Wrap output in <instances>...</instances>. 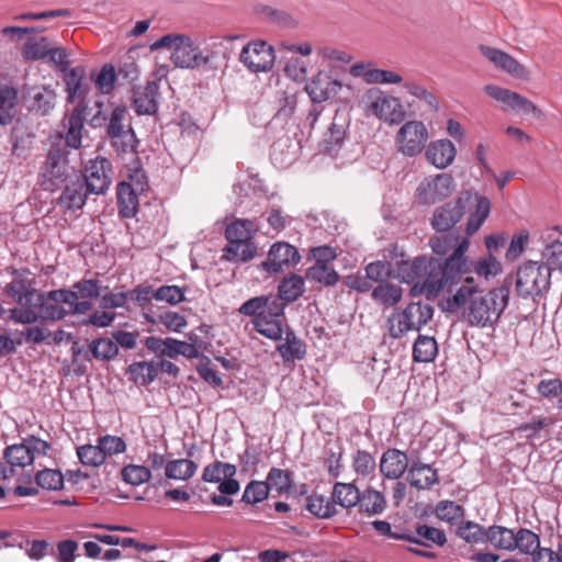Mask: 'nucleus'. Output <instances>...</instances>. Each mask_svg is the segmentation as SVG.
<instances>
[{"label":"nucleus","instance_id":"obj_1","mask_svg":"<svg viewBox=\"0 0 562 562\" xmlns=\"http://www.w3.org/2000/svg\"><path fill=\"white\" fill-rule=\"evenodd\" d=\"M469 246V239L462 238L448 258L418 256L402 260L397 262L395 277L412 284L413 296L424 294L427 300H435L441 292H452L462 281V285H476L473 273L485 280L501 273L502 266L491 254L477 260L470 259L465 255Z\"/></svg>","mask_w":562,"mask_h":562},{"label":"nucleus","instance_id":"obj_2","mask_svg":"<svg viewBox=\"0 0 562 562\" xmlns=\"http://www.w3.org/2000/svg\"><path fill=\"white\" fill-rule=\"evenodd\" d=\"M509 288L502 285L483 294L479 285H461L442 303L443 312L453 314L463 310L464 321L474 327H492L509 303Z\"/></svg>","mask_w":562,"mask_h":562},{"label":"nucleus","instance_id":"obj_3","mask_svg":"<svg viewBox=\"0 0 562 562\" xmlns=\"http://www.w3.org/2000/svg\"><path fill=\"white\" fill-rule=\"evenodd\" d=\"M469 212L465 232L468 235L476 233L491 213V200L477 192L465 191L457 199L448 201L435 209L430 224L439 233L453 228Z\"/></svg>","mask_w":562,"mask_h":562},{"label":"nucleus","instance_id":"obj_4","mask_svg":"<svg viewBox=\"0 0 562 562\" xmlns=\"http://www.w3.org/2000/svg\"><path fill=\"white\" fill-rule=\"evenodd\" d=\"M167 48L170 50V60L182 69H195L210 65L213 60V54L204 52L193 42V40L181 33H168L154 42L151 50Z\"/></svg>","mask_w":562,"mask_h":562},{"label":"nucleus","instance_id":"obj_5","mask_svg":"<svg viewBox=\"0 0 562 562\" xmlns=\"http://www.w3.org/2000/svg\"><path fill=\"white\" fill-rule=\"evenodd\" d=\"M68 154L69 150L63 145V137L52 143L41 172V187L44 190L57 191L72 179L74 175L79 173L69 165Z\"/></svg>","mask_w":562,"mask_h":562},{"label":"nucleus","instance_id":"obj_6","mask_svg":"<svg viewBox=\"0 0 562 562\" xmlns=\"http://www.w3.org/2000/svg\"><path fill=\"white\" fill-rule=\"evenodd\" d=\"M551 285V272L547 266L537 261H527L520 266L516 276L517 294L524 299L543 296Z\"/></svg>","mask_w":562,"mask_h":562},{"label":"nucleus","instance_id":"obj_7","mask_svg":"<svg viewBox=\"0 0 562 562\" xmlns=\"http://www.w3.org/2000/svg\"><path fill=\"white\" fill-rule=\"evenodd\" d=\"M367 113L389 124H400L405 119V111L398 98L389 95L378 88L367 90L361 99Z\"/></svg>","mask_w":562,"mask_h":562},{"label":"nucleus","instance_id":"obj_8","mask_svg":"<svg viewBox=\"0 0 562 562\" xmlns=\"http://www.w3.org/2000/svg\"><path fill=\"white\" fill-rule=\"evenodd\" d=\"M429 138L427 126L422 121L405 122L396 132L395 147L405 157H416L426 148Z\"/></svg>","mask_w":562,"mask_h":562},{"label":"nucleus","instance_id":"obj_9","mask_svg":"<svg viewBox=\"0 0 562 562\" xmlns=\"http://www.w3.org/2000/svg\"><path fill=\"white\" fill-rule=\"evenodd\" d=\"M454 180L449 173L425 177L415 190V199L420 205H431L451 195Z\"/></svg>","mask_w":562,"mask_h":562},{"label":"nucleus","instance_id":"obj_10","mask_svg":"<svg viewBox=\"0 0 562 562\" xmlns=\"http://www.w3.org/2000/svg\"><path fill=\"white\" fill-rule=\"evenodd\" d=\"M70 297L66 289L52 290L48 292L37 291L32 300V306H35L38 319L43 321H61L68 316L67 308L64 307L65 302Z\"/></svg>","mask_w":562,"mask_h":562},{"label":"nucleus","instance_id":"obj_11","mask_svg":"<svg viewBox=\"0 0 562 562\" xmlns=\"http://www.w3.org/2000/svg\"><path fill=\"white\" fill-rule=\"evenodd\" d=\"M514 538L517 542L516 549L531 554L533 562H562V543H558L555 549L541 548L539 536L526 528H520Z\"/></svg>","mask_w":562,"mask_h":562},{"label":"nucleus","instance_id":"obj_12","mask_svg":"<svg viewBox=\"0 0 562 562\" xmlns=\"http://www.w3.org/2000/svg\"><path fill=\"white\" fill-rule=\"evenodd\" d=\"M112 164L103 157L91 159L81 173V181L92 194H104L112 182Z\"/></svg>","mask_w":562,"mask_h":562},{"label":"nucleus","instance_id":"obj_13","mask_svg":"<svg viewBox=\"0 0 562 562\" xmlns=\"http://www.w3.org/2000/svg\"><path fill=\"white\" fill-rule=\"evenodd\" d=\"M300 260L301 255L296 247L285 241H277L271 245L267 259L260 267L267 273L274 274L297 265Z\"/></svg>","mask_w":562,"mask_h":562},{"label":"nucleus","instance_id":"obj_14","mask_svg":"<svg viewBox=\"0 0 562 562\" xmlns=\"http://www.w3.org/2000/svg\"><path fill=\"white\" fill-rule=\"evenodd\" d=\"M239 60L252 72L268 71L274 64V50L263 41L250 42L241 49Z\"/></svg>","mask_w":562,"mask_h":562},{"label":"nucleus","instance_id":"obj_15","mask_svg":"<svg viewBox=\"0 0 562 562\" xmlns=\"http://www.w3.org/2000/svg\"><path fill=\"white\" fill-rule=\"evenodd\" d=\"M484 90L488 97L501 102L505 110L531 113L536 117H541L543 115L542 111L533 102L509 89L502 88L496 85H487L484 87Z\"/></svg>","mask_w":562,"mask_h":562},{"label":"nucleus","instance_id":"obj_16","mask_svg":"<svg viewBox=\"0 0 562 562\" xmlns=\"http://www.w3.org/2000/svg\"><path fill=\"white\" fill-rule=\"evenodd\" d=\"M285 310V303L281 302L276 294L259 295L251 297L244 302L238 313L244 316L252 317V321H257L262 316H283Z\"/></svg>","mask_w":562,"mask_h":562},{"label":"nucleus","instance_id":"obj_17","mask_svg":"<svg viewBox=\"0 0 562 562\" xmlns=\"http://www.w3.org/2000/svg\"><path fill=\"white\" fill-rule=\"evenodd\" d=\"M479 49L481 54L497 69L516 79L526 80L529 78V71L526 67L508 53L483 44L479 46Z\"/></svg>","mask_w":562,"mask_h":562},{"label":"nucleus","instance_id":"obj_18","mask_svg":"<svg viewBox=\"0 0 562 562\" xmlns=\"http://www.w3.org/2000/svg\"><path fill=\"white\" fill-rule=\"evenodd\" d=\"M159 83L147 81L145 86L134 88L132 106L137 115H154L159 109Z\"/></svg>","mask_w":562,"mask_h":562},{"label":"nucleus","instance_id":"obj_19","mask_svg":"<svg viewBox=\"0 0 562 562\" xmlns=\"http://www.w3.org/2000/svg\"><path fill=\"white\" fill-rule=\"evenodd\" d=\"M74 176L72 179L63 186L64 190L57 199L59 207L71 212L81 210L86 204L88 195L91 193L81 181V173Z\"/></svg>","mask_w":562,"mask_h":562},{"label":"nucleus","instance_id":"obj_20","mask_svg":"<svg viewBox=\"0 0 562 562\" xmlns=\"http://www.w3.org/2000/svg\"><path fill=\"white\" fill-rule=\"evenodd\" d=\"M67 102L86 105L85 100L90 91V82L86 78V70L78 66L69 69L64 77Z\"/></svg>","mask_w":562,"mask_h":562},{"label":"nucleus","instance_id":"obj_21","mask_svg":"<svg viewBox=\"0 0 562 562\" xmlns=\"http://www.w3.org/2000/svg\"><path fill=\"white\" fill-rule=\"evenodd\" d=\"M411 460L407 454L396 448L385 450L380 459V472L387 480H398L408 472Z\"/></svg>","mask_w":562,"mask_h":562},{"label":"nucleus","instance_id":"obj_22","mask_svg":"<svg viewBox=\"0 0 562 562\" xmlns=\"http://www.w3.org/2000/svg\"><path fill=\"white\" fill-rule=\"evenodd\" d=\"M409 485L418 491L430 490L439 482L438 471L432 465L420 461L419 457L411 459L406 475Z\"/></svg>","mask_w":562,"mask_h":562},{"label":"nucleus","instance_id":"obj_23","mask_svg":"<svg viewBox=\"0 0 562 562\" xmlns=\"http://www.w3.org/2000/svg\"><path fill=\"white\" fill-rule=\"evenodd\" d=\"M404 541L415 543L420 547L431 548L434 544L443 547L447 543V536L442 529L417 522L414 529H405Z\"/></svg>","mask_w":562,"mask_h":562},{"label":"nucleus","instance_id":"obj_24","mask_svg":"<svg viewBox=\"0 0 562 562\" xmlns=\"http://www.w3.org/2000/svg\"><path fill=\"white\" fill-rule=\"evenodd\" d=\"M56 97L50 86L31 87L24 93V101L30 111L47 115L55 108Z\"/></svg>","mask_w":562,"mask_h":562},{"label":"nucleus","instance_id":"obj_25","mask_svg":"<svg viewBox=\"0 0 562 562\" xmlns=\"http://www.w3.org/2000/svg\"><path fill=\"white\" fill-rule=\"evenodd\" d=\"M5 465L2 464V480H7L16 474V470H21L26 465H31L34 461V456H31L25 442L20 445L9 446L3 452Z\"/></svg>","mask_w":562,"mask_h":562},{"label":"nucleus","instance_id":"obj_26","mask_svg":"<svg viewBox=\"0 0 562 562\" xmlns=\"http://www.w3.org/2000/svg\"><path fill=\"white\" fill-rule=\"evenodd\" d=\"M457 148L454 144L448 139L432 140L425 148L426 160L437 169H446L454 161Z\"/></svg>","mask_w":562,"mask_h":562},{"label":"nucleus","instance_id":"obj_27","mask_svg":"<svg viewBox=\"0 0 562 562\" xmlns=\"http://www.w3.org/2000/svg\"><path fill=\"white\" fill-rule=\"evenodd\" d=\"M13 280L5 285L7 295L11 296L16 303L32 302L38 290L34 288V282L29 278L30 271L23 269L13 271Z\"/></svg>","mask_w":562,"mask_h":562},{"label":"nucleus","instance_id":"obj_28","mask_svg":"<svg viewBox=\"0 0 562 562\" xmlns=\"http://www.w3.org/2000/svg\"><path fill=\"white\" fill-rule=\"evenodd\" d=\"M340 88L339 81L319 72L306 85L305 90L314 103H321L335 97Z\"/></svg>","mask_w":562,"mask_h":562},{"label":"nucleus","instance_id":"obj_29","mask_svg":"<svg viewBox=\"0 0 562 562\" xmlns=\"http://www.w3.org/2000/svg\"><path fill=\"white\" fill-rule=\"evenodd\" d=\"M347 127V117L336 113L331 124L323 136L321 143L322 150L326 154L333 155L338 149H340L346 137Z\"/></svg>","mask_w":562,"mask_h":562},{"label":"nucleus","instance_id":"obj_30","mask_svg":"<svg viewBox=\"0 0 562 562\" xmlns=\"http://www.w3.org/2000/svg\"><path fill=\"white\" fill-rule=\"evenodd\" d=\"M87 105L78 104L67 119V133L63 145L66 148L78 149L81 147L82 128L85 125V113Z\"/></svg>","mask_w":562,"mask_h":562},{"label":"nucleus","instance_id":"obj_31","mask_svg":"<svg viewBox=\"0 0 562 562\" xmlns=\"http://www.w3.org/2000/svg\"><path fill=\"white\" fill-rule=\"evenodd\" d=\"M358 510L369 517L383 514L386 508L384 494L373 487H367L359 494Z\"/></svg>","mask_w":562,"mask_h":562},{"label":"nucleus","instance_id":"obj_32","mask_svg":"<svg viewBox=\"0 0 562 562\" xmlns=\"http://www.w3.org/2000/svg\"><path fill=\"white\" fill-rule=\"evenodd\" d=\"M32 134L24 120L18 117L10 133L11 151L18 158H25L31 148Z\"/></svg>","mask_w":562,"mask_h":562},{"label":"nucleus","instance_id":"obj_33","mask_svg":"<svg viewBox=\"0 0 562 562\" xmlns=\"http://www.w3.org/2000/svg\"><path fill=\"white\" fill-rule=\"evenodd\" d=\"M304 508L317 519H330L338 514L331 498L316 492L305 497Z\"/></svg>","mask_w":562,"mask_h":562},{"label":"nucleus","instance_id":"obj_34","mask_svg":"<svg viewBox=\"0 0 562 562\" xmlns=\"http://www.w3.org/2000/svg\"><path fill=\"white\" fill-rule=\"evenodd\" d=\"M296 158V148L289 136L278 138L271 146L270 159L278 168L289 167Z\"/></svg>","mask_w":562,"mask_h":562},{"label":"nucleus","instance_id":"obj_35","mask_svg":"<svg viewBox=\"0 0 562 562\" xmlns=\"http://www.w3.org/2000/svg\"><path fill=\"white\" fill-rule=\"evenodd\" d=\"M277 351L284 362L302 360L306 356V345L289 328L285 331L284 341L278 345Z\"/></svg>","mask_w":562,"mask_h":562},{"label":"nucleus","instance_id":"obj_36","mask_svg":"<svg viewBox=\"0 0 562 562\" xmlns=\"http://www.w3.org/2000/svg\"><path fill=\"white\" fill-rule=\"evenodd\" d=\"M360 490L353 483L336 482L331 491V502L335 507L340 506L345 509L357 507L359 503Z\"/></svg>","mask_w":562,"mask_h":562},{"label":"nucleus","instance_id":"obj_37","mask_svg":"<svg viewBox=\"0 0 562 562\" xmlns=\"http://www.w3.org/2000/svg\"><path fill=\"white\" fill-rule=\"evenodd\" d=\"M128 380L136 385L147 386L157 379L155 361H135L126 368Z\"/></svg>","mask_w":562,"mask_h":562},{"label":"nucleus","instance_id":"obj_38","mask_svg":"<svg viewBox=\"0 0 562 562\" xmlns=\"http://www.w3.org/2000/svg\"><path fill=\"white\" fill-rule=\"evenodd\" d=\"M142 192L130 189L127 184H117V207L122 218H132L137 214Z\"/></svg>","mask_w":562,"mask_h":562},{"label":"nucleus","instance_id":"obj_39","mask_svg":"<svg viewBox=\"0 0 562 562\" xmlns=\"http://www.w3.org/2000/svg\"><path fill=\"white\" fill-rule=\"evenodd\" d=\"M304 291V279L299 274L292 273L280 281L276 296L279 297L281 302L285 303L286 306L289 303L296 301Z\"/></svg>","mask_w":562,"mask_h":562},{"label":"nucleus","instance_id":"obj_40","mask_svg":"<svg viewBox=\"0 0 562 562\" xmlns=\"http://www.w3.org/2000/svg\"><path fill=\"white\" fill-rule=\"evenodd\" d=\"M402 312L412 328L418 331L432 318L434 307L429 303L419 301L409 303Z\"/></svg>","mask_w":562,"mask_h":562},{"label":"nucleus","instance_id":"obj_41","mask_svg":"<svg viewBox=\"0 0 562 562\" xmlns=\"http://www.w3.org/2000/svg\"><path fill=\"white\" fill-rule=\"evenodd\" d=\"M515 532L503 526L493 525L487 528L486 542L501 550L513 551L516 549Z\"/></svg>","mask_w":562,"mask_h":562},{"label":"nucleus","instance_id":"obj_42","mask_svg":"<svg viewBox=\"0 0 562 562\" xmlns=\"http://www.w3.org/2000/svg\"><path fill=\"white\" fill-rule=\"evenodd\" d=\"M403 291L400 285L381 283L372 289L371 297L384 307L395 306L402 300Z\"/></svg>","mask_w":562,"mask_h":562},{"label":"nucleus","instance_id":"obj_43","mask_svg":"<svg viewBox=\"0 0 562 562\" xmlns=\"http://www.w3.org/2000/svg\"><path fill=\"white\" fill-rule=\"evenodd\" d=\"M438 353V345L434 337L418 335L413 346V360L415 362H431Z\"/></svg>","mask_w":562,"mask_h":562},{"label":"nucleus","instance_id":"obj_44","mask_svg":"<svg viewBox=\"0 0 562 562\" xmlns=\"http://www.w3.org/2000/svg\"><path fill=\"white\" fill-rule=\"evenodd\" d=\"M541 259L540 263L547 266L551 273L553 270H562V241L549 236L541 251Z\"/></svg>","mask_w":562,"mask_h":562},{"label":"nucleus","instance_id":"obj_45","mask_svg":"<svg viewBox=\"0 0 562 562\" xmlns=\"http://www.w3.org/2000/svg\"><path fill=\"white\" fill-rule=\"evenodd\" d=\"M254 223L249 220H236L225 229L227 245L250 241L252 238Z\"/></svg>","mask_w":562,"mask_h":562},{"label":"nucleus","instance_id":"obj_46","mask_svg":"<svg viewBox=\"0 0 562 562\" xmlns=\"http://www.w3.org/2000/svg\"><path fill=\"white\" fill-rule=\"evenodd\" d=\"M198 469L194 461L189 459L170 460L166 464L165 475L170 480L187 481L191 479Z\"/></svg>","mask_w":562,"mask_h":562},{"label":"nucleus","instance_id":"obj_47","mask_svg":"<svg viewBox=\"0 0 562 562\" xmlns=\"http://www.w3.org/2000/svg\"><path fill=\"white\" fill-rule=\"evenodd\" d=\"M89 351L95 360L111 361L119 355V347L113 338L100 337L89 344Z\"/></svg>","mask_w":562,"mask_h":562},{"label":"nucleus","instance_id":"obj_48","mask_svg":"<svg viewBox=\"0 0 562 562\" xmlns=\"http://www.w3.org/2000/svg\"><path fill=\"white\" fill-rule=\"evenodd\" d=\"M456 533L468 543H486L487 528L477 522L467 520L458 526Z\"/></svg>","mask_w":562,"mask_h":562},{"label":"nucleus","instance_id":"obj_49","mask_svg":"<svg viewBox=\"0 0 562 562\" xmlns=\"http://www.w3.org/2000/svg\"><path fill=\"white\" fill-rule=\"evenodd\" d=\"M281 316H262L257 321H252L254 328L257 333L271 340H280L283 336V328L280 322Z\"/></svg>","mask_w":562,"mask_h":562},{"label":"nucleus","instance_id":"obj_50","mask_svg":"<svg viewBox=\"0 0 562 562\" xmlns=\"http://www.w3.org/2000/svg\"><path fill=\"white\" fill-rule=\"evenodd\" d=\"M111 145L117 154H134L138 145L135 132L130 124L126 131L111 136Z\"/></svg>","mask_w":562,"mask_h":562},{"label":"nucleus","instance_id":"obj_51","mask_svg":"<svg viewBox=\"0 0 562 562\" xmlns=\"http://www.w3.org/2000/svg\"><path fill=\"white\" fill-rule=\"evenodd\" d=\"M306 277L325 286H334L339 281L338 272L328 265H313L307 269Z\"/></svg>","mask_w":562,"mask_h":562},{"label":"nucleus","instance_id":"obj_52","mask_svg":"<svg viewBox=\"0 0 562 562\" xmlns=\"http://www.w3.org/2000/svg\"><path fill=\"white\" fill-rule=\"evenodd\" d=\"M225 257L229 261H249L257 254V246L252 240L226 245L224 248Z\"/></svg>","mask_w":562,"mask_h":562},{"label":"nucleus","instance_id":"obj_53","mask_svg":"<svg viewBox=\"0 0 562 562\" xmlns=\"http://www.w3.org/2000/svg\"><path fill=\"white\" fill-rule=\"evenodd\" d=\"M72 291L77 292L80 299H98L101 293L106 292L109 286H102L98 279H82L72 284Z\"/></svg>","mask_w":562,"mask_h":562},{"label":"nucleus","instance_id":"obj_54","mask_svg":"<svg viewBox=\"0 0 562 562\" xmlns=\"http://www.w3.org/2000/svg\"><path fill=\"white\" fill-rule=\"evenodd\" d=\"M352 469L357 475L369 476L376 469L375 459L369 451L358 449L352 454Z\"/></svg>","mask_w":562,"mask_h":562},{"label":"nucleus","instance_id":"obj_55","mask_svg":"<svg viewBox=\"0 0 562 562\" xmlns=\"http://www.w3.org/2000/svg\"><path fill=\"white\" fill-rule=\"evenodd\" d=\"M116 76L114 66L112 64H105L97 75L91 74V80L101 93L108 94L114 89Z\"/></svg>","mask_w":562,"mask_h":562},{"label":"nucleus","instance_id":"obj_56","mask_svg":"<svg viewBox=\"0 0 562 562\" xmlns=\"http://www.w3.org/2000/svg\"><path fill=\"white\" fill-rule=\"evenodd\" d=\"M269 490H276L279 494L286 493L291 488L292 473L288 470L272 468L266 480Z\"/></svg>","mask_w":562,"mask_h":562},{"label":"nucleus","instance_id":"obj_57","mask_svg":"<svg viewBox=\"0 0 562 562\" xmlns=\"http://www.w3.org/2000/svg\"><path fill=\"white\" fill-rule=\"evenodd\" d=\"M18 114V91L12 87H2V126L11 123Z\"/></svg>","mask_w":562,"mask_h":562},{"label":"nucleus","instance_id":"obj_58","mask_svg":"<svg viewBox=\"0 0 562 562\" xmlns=\"http://www.w3.org/2000/svg\"><path fill=\"white\" fill-rule=\"evenodd\" d=\"M36 484L49 491H58L64 485V474L59 470L44 469L35 475Z\"/></svg>","mask_w":562,"mask_h":562},{"label":"nucleus","instance_id":"obj_59","mask_svg":"<svg viewBox=\"0 0 562 562\" xmlns=\"http://www.w3.org/2000/svg\"><path fill=\"white\" fill-rule=\"evenodd\" d=\"M389 335L393 339L403 338L408 331L414 330L403 312H394L386 319Z\"/></svg>","mask_w":562,"mask_h":562},{"label":"nucleus","instance_id":"obj_60","mask_svg":"<svg viewBox=\"0 0 562 562\" xmlns=\"http://www.w3.org/2000/svg\"><path fill=\"white\" fill-rule=\"evenodd\" d=\"M269 492V485L266 481H251L245 487L241 502L250 505L260 503L268 497Z\"/></svg>","mask_w":562,"mask_h":562},{"label":"nucleus","instance_id":"obj_61","mask_svg":"<svg viewBox=\"0 0 562 562\" xmlns=\"http://www.w3.org/2000/svg\"><path fill=\"white\" fill-rule=\"evenodd\" d=\"M435 514L440 520L452 524L463 518L464 508L453 501H441L437 504Z\"/></svg>","mask_w":562,"mask_h":562},{"label":"nucleus","instance_id":"obj_62","mask_svg":"<svg viewBox=\"0 0 562 562\" xmlns=\"http://www.w3.org/2000/svg\"><path fill=\"white\" fill-rule=\"evenodd\" d=\"M122 480L131 485L137 486L148 482L151 477L150 470L145 465L130 464L121 470Z\"/></svg>","mask_w":562,"mask_h":562},{"label":"nucleus","instance_id":"obj_63","mask_svg":"<svg viewBox=\"0 0 562 562\" xmlns=\"http://www.w3.org/2000/svg\"><path fill=\"white\" fill-rule=\"evenodd\" d=\"M50 45L47 37L29 40L23 46V57L27 60H38L48 56Z\"/></svg>","mask_w":562,"mask_h":562},{"label":"nucleus","instance_id":"obj_64","mask_svg":"<svg viewBox=\"0 0 562 562\" xmlns=\"http://www.w3.org/2000/svg\"><path fill=\"white\" fill-rule=\"evenodd\" d=\"M77 456L79 461L87 467H99L105 461L99 443L78 447Z\"/></svg>","mask_w":562,"mask_h":562}]
</instances>
